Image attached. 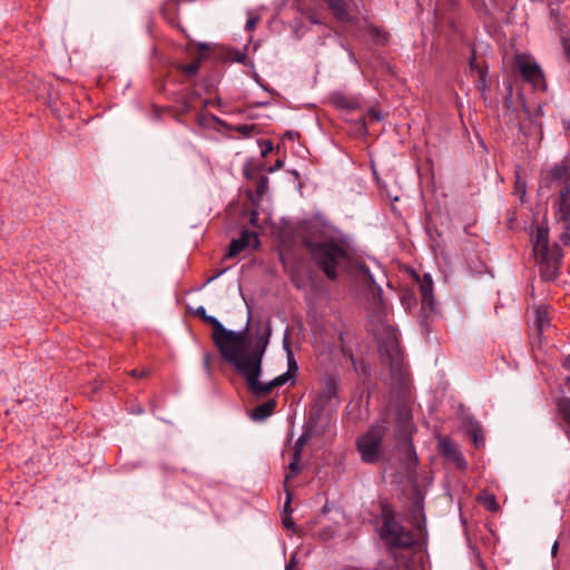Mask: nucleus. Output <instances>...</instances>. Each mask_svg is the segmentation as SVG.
<instances>
[{
    "label": "nucleus",
    "instance_id": "f257e3e1",
    "mask_svg": "<svg viewBox=\"0 0 570 570\" xmlns=\"http://www.w3.org/2000/svg\"><path fill=\"white\" fill-rule=\"evenodd\" d=\"M272 335L271 322H255V342L233 366L245 380L248 392L256 399L266 397L273 389L284 385L295 373L285 372L267 383L259 381L263 372V358Z\"/></svg>",
    "mask_w": 570,
    "mask_h": 570
},
{
    "label": "nucleus",
    "instance_id": "6e6d98bb",
    "mask_svg": "<svg viewBox=\"0 0 570 570\" xmlns=\"http://www.w3.org/2000/svg\"><path fill=\"white\" fill-rule=\"evenodd\" d=\"M199 49L200 50H208L209 49V45L208 43H200L199 45Z\"/></svg>",
    "mask_w": 570,
    "mask_h": 570
},
{
    "label": "nucleus",
    "instance_id": "aec40b11",
    "mask_svg": "<svg viewBox=\"0 0 570 570\" xmlns=\"http://www.w3.org/2000/svg\"><path fill=\"white\" fill-rule=\"evenodd\" d=\"M326 3L336 20L352 22V17L347 12V4L344 0H326Z\"/></svg>",
    "mask_w": 570,
    "mask_h": 570
},
{
    "label": "nucleus",
    "instance_id": "72a5a7b5",
    "mask_svg": "<svg viewBox=\"0 0 570 570\" xmlns=\"http://www.w3.org/2000/svg\"><path fill=\"white\" fill-rule=\"evenodd\" d=\"M356 269L364 276L367 283L374 284V277L365 263H357Z\"/></svg>",
    "mask_w": 570,
    "mask_h": 570
},
{
    "label": "nucleus",
    "instance_id": "4c0bfd02",
    "mask_svg": "<svg viewBox=\"0 0 570 570\" xmlns=\"http://www.w3.org/2000/svg\"><path fill=\"white\" fill-rule=\"evenodd\" d=\"M149 374H150L149 370H137V368H135V370H131L129 372V375L131 377H135V379H145V377L149 376Z\"/></svg>",
    "mask_w": 570,
    "mask_h": 570
},
{
    "label": "nucleus",
    "instance_id": "49530a36",
    "mask_svg": "<svg viewBox=\"0 0 570 570\" xmlns=\"http://www.w3.org/2000/svg\"><path fill=\"white\" fill-rule=\"evenodd\" d=\"M292 513V509H291V494L287 492V498H286V502L284 504V512L283 514H291Z\"/></svg>",
    "mask_w": 570,
    "mask_h": 570
},
{
    "label": "nucleus",
    "instance_id": "a211bd4d",
    "mask_svg": "<svg viewBox=\"0 0 570 570\" xmlns=\"http://www.w3.org/2000/svg\"><path fill=\"white\" fill-rule=\"evenodd\" d=\"M469 71L471 75H476L478 80L475 81V88L479 91H485L488 88L487 76H488V66H481L476 60L475 50H472V57L469 61Z\"/></svg>",
    "mask_w": 570,
    "mask_h": 570
},
{
    "label": "nucleus",
    "instance_id": "5701e85b",
    "mask_svg": "<svg viewBox=\"0 0 570 570\" xmlns=\"http://www.w3.org/2000/svg\"><path fill=\"white\" fill-rule=\"evenodd\" d=\"M314 424H311L308 422L303 431V433L299 435V438L296 440L293 449V453L302 455L303 449L305 444L311 440L313 435Z\"/></svg>",
    "mask_w": 570,
    "mask_h": 570
},
{
    "label": "nucleus",
    "instance_id": "f03ea898",
    "mask_svg": "<svg viewBox=\"0 0 570 570\" xmlns=\"http://www.w3.org/2000/svg\"><path fill=\"white\" fill-rule=\"evenodd\" d=\"M302 244L330 281H336L337 269L351 259L348 240L341 233L328 234L325 229L311 227L303 236Z\"/></svg>",
    "mask_w": 570,
    "mask_h": 570
},
{
    "label": "nucleus",
    "instance_id": "2f4dec72",
    "mask_svg": "<svg viewBox=\"0 0 570 570\" xmlns=\"http://www.w3.org/2000/svg\"><path fill=\"white\" fill-rule=\"evenodd\" d=\"M514 194L519 196L521 203H524V198L527 195V184L524 180L520 178L519 175H517L515 181H514Z\"/></svg>",
    "mask_w": 570,
    "mask_h": 570
},
{
    "label": "nucleus",
    "instance_id": "393cba45",
    "mask_svg": "<svg viewBox=\"0 0 570 570\" xmlns=\"http://www.w3.org/2000/svg\"><path fill=\"white\" fill-rule=\"evenodd\" d=\"M557 410L562 420L570 426V397H561L557 402Z\"/></svg>",
    "mask_w": 570,
    "mask_h": 570
},
{
    "label": "nucleus",
    "instance_id": "2eb2a0df",
    "mask_svg": "<svg viewBox=\"0 0 570 570\" xmlns=\"http://www.w3.org/2000/svg\"><path fill=\"white\" fill-rule=\"evenodd\" d=\"M531 242L534 255H546L551 252L552 246L549 243V227L547 225H538L531 233Z\"/></svg>",
    "mask_w": 570,
    "mask_h": 570
},
{
    "label": "nucleus",
    "instance_id": "de8ad7c7",
    "mask_svg": "<svg viewBox=\"0 0 570 570\" xmlns=\"http://www.w3.org/2000/svg\"><path fill=\"white\" fill-rule=\"evenodd\" d=\"M283 166H284V160H282V159H277V160H276V163L274 164V166H272V167L268 169V171H269V173H273V171H275V170H278V169L283 168Z\"/></svg>",
    "mask_w": 570,
    "mask_h": 570
},
{
    "label": "nucleus",
    "instance_id": "4d7b16f0",
    "mask_svg": "<svg viewBox=\"0 0 570 570\" xmlns=\"http://www.w3.org/2000/svg\"><path fill=\"white\" fill-rule=\"evenodd\" d=\"M557 551H558V543L554 542L552 550H551L552 556H554L557 553Z\"/></svg>",
    "mask_w": 570,
    "mask_h": 570
},
{
    "label": "nucleus",
    "instance_id": "6ab92c4d",
    "mask_svg": "<svg viewBox=\"0 0 570 570\" xmlns=\"http://www.w3.org/2000/svg\"><path fill=\"white\" fill-rule=\"evenodd\" d=\"M276 406L277 401L275 399H269L266 402L254 407L250 417L254 421H264L274 413Z\"/></svg>",
    "mask_w": 570,
    "mask_h": 570
},
{
    "label": "nucleus",
    "instance_id": "dca6fc26",
    "mask_svg": "<svg viewBox=\"0 0 570 570\" xmlns=\"http://www.w3.org/2000/svg\"><path fill=\"white\" fill-rule=\"evenodd\" d=\"M413 429L412 414L406 409H399L396 411V432L395 438L399 440L407 441L411 436Z\"/></svg>",
    "mask_w": 570,
    "mask_h": 570
},
{
    "label": "nucleus",
    "instance_id": "1a4fd4ad",
    "mask_svg": "<svg viewBox=\"0 0 570 570\" xmlns=\"http://www.w3.org/2000/svg\"><path fill=\"white\" fill-rule=\"evenodd\" d=\"M554 218L557 223L562 224L560 240L564 246L570 245V185L562 186L559 189L557 198L553 200Z\"/></svg>",
    "mask_w": 570,
    "mask_h": 570
},
{
    "label": "nucleus",
    "instance_id": "7ed1b4c3",
    "mask_svg": "<svg viewBox=\"0 0 570 570\" xmlns=\"http://www.w3.org/2000/svg\"><path fill=\"white\" fill-rule=\"evenodd\" d=\"M204 323L213 327L212 340L219 352L220 357L232 366L246 353L255 342V336H248V325L243 331H233L226 328L215 316L207 315ZM250 322V316L247 324Z\"/></svg>",
    "mask_w": 570,
    "mask_h": 570
},
{
    "label": "nucleus",
    "instance_id": "7c9ffc66",
    "mask_svg": "<svg viewBox=\"0 0 570 570\" xmlns=\"http://www.w3.org/2000/svg\"><path fill=\"white\" fill-rule=\"evenodd\" d=\"M232 130L240 134L244 137H250L254 132L257 131V125H236L232 127Z\"/></svg>",
    "mask_w": 570,
    "mask_h": 570
},
{
    "label": "nucleus",
    "instance_id": "13d9d810",
    "mask_svg": "<svg viewBox=\"0 0 570 570\" xmlns=\"http://www.w3.org/2000/svg\"><path fill=\"white\" fill-rule=\"evenodd\" d=\"M566 384L570 387V375L566 379Z\"/></svg>",
    "mask_w": 570,
    "mask_h": 570
},
{
    "label": "nucleus",
    "instance_id": "603ef678",
    "mask_svg": "<svg viewBox=\"0 0 570 570\" xmlns=\"http://www.w3.org/2000/svg\"><path fill=\"white\" fill-rule=\"evenodd\" d=\"M225 272V269H220L218 272H216L209 279L208 282H212L214 281L215 278L219 277L223 273Z\"/></svg>",
    "mask_w": 570,
    "mask_h": 570
},
{
    "label": "nucleus",
    "instance_id": "a878e982",
    "mask_svg": "<svg viewBox=\"0 0 570 570\" xmlns=\"http://www.w3.org/2000/svg\"><path fill=\"white\" fill-rule=\"evenodd\" d=\"M301 459L302 455L292 453L291 461L288 464L289 473L286 474L285 480L295 478L301 472Z\"/></svg>",
    "mask_w": 570,
    "mask_h": 570
},
{
    "label": "nucleus",
    "instance_id": "c85d7f7f",
    "mask_svg": "<svg viewBox=\"0 0 570 570\" xmlns=\"http://www.w3.org/2000/svg\"><path fill=\"white\" fill-rule=\"evenodd\" d=\"M550 324L548 312L543 308H539L535 312V325L541 333L544 326Z\"/></svg>",
    "mask_w": 570,
    "mask_h": 570
},
{
    "label": "nucleus",
    "instance_id": "c9c22d12",
    "mask_svg": "<svg viewBox=\"0 0 570 570\" xmlns=\"http://www.w3.org/2000/svg\"><path fill=\"white\" fill-rule=\"evenodd\" d=\"M284 347L286 348L287 354H288V370H287V372L296 373L298 367H297L296 361L292 356V352H291V348H289L288 343L286 342V340H284Z\"/></svg>",
    "mask_w": 570,
    "mask_h": 570
},
{
    "label": "nucleus",
    "instance_id": "f704fd0d",
    "mask_svg": "<svg viewBox=\"0 0 570 570\" xmlns=\"http://www.w3.org/2000/svg\"><path fill=\"white\" fill-rule=\"evenodd\" d=\"M258 168L253 167L250 163H247L243 169L244 176L249 180L256 179L258 176Z\"/></svg>",
    "mask_w": 570,
    "mask_h": 570
},
{
    "label": "nucleus",
    "instance_id": "bb28decb",
    "mask_svg": "<svg viewBox=\"0 0 570 570\" xmlns=\"http://www.w3.org/2000/svg\"><path fill=\"white\" fill-rule=\"evenodd\" d=\"M335 104L337 107H340L342 109L356 110L360 108L358 100L353 97H344V96L337 97L335 99Z\"/></svg>",
    "mask_w": 570,
    "mask_h": 570
},
{
    "label": "nucleus",
    "instance_id": "37998d69",
    "mask_svg": "<svg viewBox=\"0 0 570 570\" xmlns=\"http://www.w3.org/2000/svg\"><path fill=\"white\" fill-rule=\"evenodd\" d=\"M258 210L257 209H253L250 210L249 213V223L250 225L253 226H256L257 225V222H258Z\"/></svg>",
    "mask_w": 570,
    "mask_h": 570
},
{
    "label": "nucleus",
    "instance_id": "39448f33",
    "mask_svg": "<svg viewBox=\"0 0 570 570\" xmlns=\"http://www.w3.org/2000/svg\"><path fill=\"white\" fill-rule=\"evenodd\" d=\"M386 432V421L383 419L371 424L366 432L356 439V449L362 462L375 464L380 461Z\"/></svg>",
    "mask_w": 570,
    "mask_h": 570
},
{
    "label": "nucleus",
    "instance_id": "5fc2aeb1",
    "mask_svg": "<svg viewBox=\"0 0 570 570\" xmlns=\"http://www.w3.org/2000/svg\"><path fill=\"white\" fill-rule=\"evenodd\" d=\"M321 512H322L323 514H326V513H328V512H330V507H328V504H327V503L323 505V508H322Z\"/></svg>",
    "mask_w": 570,
    "mask_h": 570
},
{
    "label": "nucleus",
    "instance_id": "ddd939ff",
    "mask_svg": "<svg viewBox=\"0 0 570 570\" xmlns=\"http://www.w3.org/2000/svg\"><path fill=\"white\" fill-rule=\"evenodd\" d=\"M338 381L333 375L325 377L324 386L317 395L316 406L320 411L325 410L338 395Z\"/></svg>",
    "mask_w": 570,
    "mask_h": 570
},
{
    "label": "nucleus",
    "instance_id": "473e14b6",
    "mask_svg": "<svg viewBox=\"0 0 570 570\" xmlns=\"http://www.w3.org/2000/svg\"><path fill=\"white\" fill-rule=\"evenodd\" d=\"M370 33L373 36L375 42L384 43L387 40V33L377 27H371Z\"/></svg>",
    "mask_w": 570,
    "mask_h": 570
},
{
    "label": "nucleus",
    "instance_id": "f8f14e48",
    "mask_svg": "<svg viewBox=\"0 0 570 570\" xmlns=\"http://www.w3.org/2000/svg\"><path fill=\"white\" fill-rule=\"evenodd\" d=\"M169 98L178 105L176 108L178 115L184 116L195 109L199 94L195 89L186 88L171 92Z\"/></svg>",
    "mask_w": 570,
    "mask_h": 570
},
{
    "label": "nucleus",
    "instance_id": "c756f323",
    "mask_svg": "<svg viewBox=\"0 0 570 570\" xmlns=\"http://www.w3.org/2000/svg\"><path fill=\"white\" fill-rule=\"evenodd\" d=\"M199 67H200L199 60L193 61L191 63L178 66L179 70L187 77L196 76L199 71Z\"/></svg>",
    "mask_w": 570,
    "mask_h": 570
},
{
    "label": "nucleus",
    "instance_id": "3c124183",
    "mask_svg": "<svg viewBox=\"0 0 570 570\" xmlns=\"http://www.w3.org/2000/svg\"><path fill=\"white\" fill-rule=\"evenodd\" d=\"M246 59V55L245 53H242V52H238L235 60L238 61V62H244Z\"/></svg>",
    "mask_w": 570,
    "mask_h": 570
},
{
    "label": "nucleus",
    "instance_id": "4be33fe9",
    "mask_svg": "<svg viewBox=\"0 0 570 570\" xmlns=\"http://www.w3.org/2000/svg\"><path fill=\"white\" fill-rule=\"evenodd\" d=\"M383 119V115L380 110L375 109V108H371L366 115L360 117L358 119V131L362 134V135H366L367 134V124H371V122H379Z\"/></svg>",
    "mask_w": 570,
    "mask_h": 570
},
{
    "label": "nucleus",
    "instance_id": "b1692460",
    "mask_svg": "<svg viewBox=\"0 0 570 570\" xmlns=\"http://www.w3.org/2000/svg\"><path fill=\"white\" fill-rule=\"evenodd\" d=\"M267 184H268V178L266 176H259L257 178L255 195L252 193L248 194V197L253 205L258 206L264 194L266 193Z\"/></svg>",
    "mask_w": 570,
    "mask_h": 570
},
{
    "label": "nucleus",
    "instance_id": "58836bf2",
    "mask_svg": "<svg viewBox=\"0 0 570 570\" xmlns=\"http://www.w3.org/2000/svg\"><path fill=\"white\" fill-rule=\"evenodd\" d=\"M273 150V142L271 140H264L262 144L261 155L266 157Z\"/></svg>",
    "mask_w": 570,
    "mask_h": 570
},
{
    "label": "nucleus",
    "instance_id": "ea45409f",
    "mask_svg": "<svg viewBox=\"0 0 570 570\" xmlns=\"http://www.w3.org/2000/svg\"><path fill=\"white\" fill-rule=\"evenodd\" d=\"M257 23H258V18L257 17H250L246 21L245 29L247 31H253L256 28Z\"/></svg>",
    "mask_w": 570,
    "mask_h": 570
},
{
    "label": "nucleus",
    "instance_id": "423d86ee",
    "mask_svg": "<svg viewBox=\"0 0 570 570\" xmlns=\"http://www.w3.org/2000/svg\"><path fill=\"white\" fill-rule=\"evenodd\" d=\"M379 354L381 363L389 366L391 377L399 380L403 373V353L396 330L390 325L384 327V337L379 341Z\"/></svg>",
    "mask_w": 570,
    "mask_h": 570
},
{
    "label": "nucleus",
    "instance_id": "a19ab883",
    "mask_svg": "<svg viewBox=\"0 0 570 570\" xmlns=\"http://www.w3.org/2000/svg\"><path fill=\"white\" fill-rule=\"evenodd\" d=\"M282 522L285 528L294 530L295 523L291 518V514H283Z\"/></svg>",
    "mask_w": 570,
    "mask_h": 570
},
{
    "label": "nucleus",
    "instance_id": "4468645a",
    "mask_svg": "<svg viewBox=\"0 0 570 570\" xmlns=\"http://www.w3.org/2000/svg\"><path fill=\"white\" fill-rule=\"evenodd\" d=\"M419 289L421 294V305L425 312L434 313L435 312V301L433 296V281L429 274H425L423 278H419Z\"/></svg>",
    "mask_w": 570,
    "mask_h": 570
},
{
    "label": "nucleus",
    "instance_id": "f3484780",
    "mask_svg": "<svg viewBox=\"0 0 570 570\" xmlns=\"http://www.w3.org/2000/svg\"><path fill=\"white\" fill-rule=\"evenodd\" d=\"M440 450L442 454L455 463L456 468L464 470L466 468V461L460 452L458 445L449 439H444L440 442Z\"/></svg>",
    "mask_w": 570,
    "mask_h": 570
},
{
    "label": "nucleus",
    "instance_id": "9d476101",
    "mask_svg": "<svg viewBox=\"0 0 570 570\" xmlns=\"http://www.w3.org/2000/svg\"><path fill=\"white\" fill-rule=\"evenodd\" d=\"M539 258V273L544 282L554 281L559 276L562 259V249L558 244L552 246L546 255H535Z\"/></svg>",
    "mask_w": 570,
    "mask_h": 570
},
{
    "label": "nucleus",
    "instance_id": "8fccbe9b",
    "mask_svg": "<svg viewBox=\"0 0 570 570\" xmlns=\"http://www.w3.org/2000/svg\"><path fill=\"white\" fill-rule=\"evenodd\" d=\"M562 366H563L567 371H570V355L566 356V357L562 360Z\"/></svg>",
    "mask_w": 570,
    "mask_h": 570
},
{
    "label": "nucleus",
    "instance_id": "9b49d317",
    "mask_svg": "<svg viewBox=\"0 0 570 570\" xmlns=\"http://www.w3.org/2000/svg\"><path fill=\"white\" fill-rule=\"evenodd\" d=\"M259 245L261 242L257 233L244 228L238 238L232 239L228 252L224 258H233L248 247L257 249Z\"/></svg>",
    "mask_w": 570,
    "mask_h": 570
},
{
    "label": "nucleus",
    "instance_id": "0eeeda50",
    "mask_svg": "<svg viewBox=\"0 0 570 570\" xmlns=\"http://www.w3.org/2000/svg\"><path fill=\"white\" fill-rule=\"evenodd\" d=\"M515 65L523 81L530 83L534 90L547 91L548 85L540 65L531 57L515 55Z\"/></svg>",
    "mask_w": 570,
    "mask_h": 570
},
{
    "label": "nucleus",
    "instance_id": "c03bdc74",
    "mask_svg": "<svg viewBox=\"0 0 570 570\" xmlns=\"http://www.w3.org/2000/svg\"><path fill=\"white\" fill-rule=\"evenodd\" d=\"M195 315L198 316L202 321L208 315L204 306H198L195 309Z\"/></svg>",
    "mask_w": 570,
    "mask_h": 570
},
{
    "label": "nucleus",
    "instance_id": "6e6552de",
    "mask_svg": "<svg viewBox=\"0 0 570 570\" xmlns=\"http://www.w3.org/2000/svg\"><path fill=\"white\" fill-rule=\"evenodd\" d=\"M570 185V156L563 157L551 167L543 169L540 175L539 188L552 189L553 186Z\"/></svg>",
    "mask_w": 570,
    "mask_h": 570
},
{
    "label": "nucleus",
    "instance_id": "bf43d9fd",
    "mask_svg": "<svg viewBox=\"0 0 570 570\" xmlns=\"http://www.w3.org/2000/svg\"><path fill=\"white\" fill-rule=\"evenodd\" d=\"M286 570H289V567H287Z\"/></svg>",
    "mask_w": 570,
    "mask_h": 570
},
{
    "label": "nucleus",
    "instance_id": "cd10ccee",
    "mask_svg": "<svg viewBox=\"0 0 570 570\" xmlns=\"http://www.w3.org/2000/svg\"><path fill=\"white\" fill-rule=\"evenodd\" d=\"M478 500L479 503L482 504V507L490 512H497L499 510L497 498L493 494H484L482 497H479Z\"/></svg>",
    "mask_w": 570,
    "mask_h": 570
},
{
    "label": "nucleus",
    "instance_id": "09e8293b",
    "mask_svg": "<svg viewBox=\"0 0 570 570\" xmlns=\"http://www.w3.org/2000/svg\"><path fill=\"white\" fill-rule=\"evenodd\" d=\"M562 125L566 131V136H570V119H564Z\"/></svg>",
    "mask_w": 570,
    "mask_h": 570
},
{
    "label": "nucleus",
    "instance_id": "864d4df0",
    "mask_svg": "<svg viewBox=\"0 0 570 570\" xmlns=\"http://www.w3.org/2000/svg\"><path fill=\"white\" fill-rule=\"evenodd\" d=\"M289 139H294V137H298V132L296 131H287L285 134Z\"/></svg>",
    "mask_w": 570,
    "mask_h": 570
},
{
    "label": "nucleus",
    "instance_id": "e433bc0d",
    "mask_svg": "<svg viewBox=\"0 0 570 570\" xmlns=\"http://www.w3.org/2000/svg\"><path fill=\"white\" fill-rule=\"evenodd\" d=\"M406 455H407V459L410 461V463H412L413 465H416L419 460H417V456L414 452V448H413V444L410 443L407 446H406Z\"/></svg>",
    "mask_w": 570,
    "mask_h": 570
},
{
    "label": "nucleus",
    "instance_id": "20e7f679",
    "mask_svg": "<svg viewBox=\"0 0 570 570\" xmlns=\"http://www.w3.org/2000/svg\"><path fill=\"white\" fill-rule=\"evenodd\" d=\"M380 507L382 520L380 537L389 554L397 560L396 550L412 549L416 544V540L411 530L396 521V512L390 503L383 501Z\"/></svg>",
    "mask_w": 570,
    "mask_h": 570
},
{
    "label": "nucleus",
    "instance_id": "412c9836",
    "mask_svg": "<svg viewBox=\"0 0 570 570\" xmlns=\"http://www.w3.org/2000/svg\"><path fill=\"white\" fill-rule=\"evenodd\" d=\"M465 426L468 429L469 434L472 438V441L475 446H479L484 443L483 430L480 423L473 417H468L464 421Z\"/></svg>",
    "mask_w": 570,
    "mask_h": 570
},
{
    "label": "nucleus",
    "instance_id": "a18cd8bd",
    "mask_svg": "<svg viewBox=\"0 0 570 570\" xmlns=\"http://www.w3.org/2000/svg\"><path fill=\"white\" fill-rule=\"evenodd\" d=\"M212 355L209 353H205L203 357L204 367L209 371L210 370Z\"/></svg>",
    "mask_w": 570,
    "mask_h": 570
},
{
    "label": "nucleus",
    "instance_id": "79ce46f5",
    "mask_svg": "<svg viewBox=\"0 0 570 570\" xmlns=\"http://www.w3.org/2000/svg\"><path fill=\"white\" fill-rule=\"evenodd\" d=\"M419 512H420V514H421V517H422V520H417V521L414 523V525H415V528H416V529H419V530H421V529H425V518H424V514H423V508H422V507H420V508H419Z\"/></svg>",
    "mask_w": 570,
    "mask_h": 570
}]
</instances>
